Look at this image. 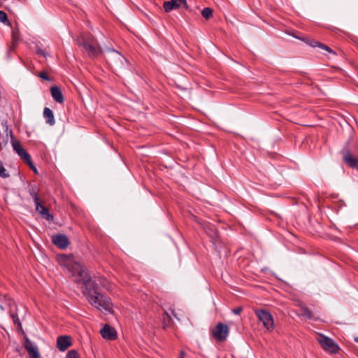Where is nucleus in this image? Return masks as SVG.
Segmentation results:
<instances>
[{
	"mask_svg": "<svg viewBox=\"0 0 358 358\" xmlns=\"http://www.w3.org/2000/svg\"><path fill=\"white\" fill-rule=\"evenodd\" d=\"M11 317L13 318V322L16 325H17L18 327L21 328L22 327L21 322H20L17 315L14 314V313H12L11 314Z\"/></svg>",
	"mask_w": 358,
	"mask_h": 358,
	"instance_id": "25",
	"label": "nucleus"
},
{
	"mask_svg": "<svg viewBox=\"0 0 358 358\" xmlns=\"http://www.w3.org/2000/svg\"><path fill=\"white\" fill-rule=\"evenodd\" d=\"M171 320V316L169 315L168 313H164V316L163 317V322L165 325H169L170 324V322Z\"/></svg>",
	"mask_w": 358,
	"mask_h": 358,
	"instance_id": "26",
	"label": "nucleus"
},
{
	"mask_svg": "<svg viewBox=\"0 0 358 358\" xmlns=\"http://www.w3.org/2000/svg\"><path fill=\"white\" fill-rule=\"evenodd\" d=\"M100 333L105 339L115 340L117 337L115 329L108 324H105L101 329Z\"/></svg>",
	"mask_w": 358,
	"mask_h": 358,
	"instance_id": "10",
	"label": "nucleus"
},
{
	"mask_svg": "<svg viewBox=\"0 0 358 358\" xmlns=\"http://www.w3.org/2000/svg\"><path fill=\"white\" fill-rule=\"evenodd\" d=\"M66 358H79V357L76 350H71L68 352Z\"/></svg>",
	"mask_w": 358,
	"mask_h": 358,
	"instance_id": "27",
	"label": "nucleus"
},
{
	"mask_svg": "<svg viewBox=\"0 0 358 358\" xmlns=\"http://www.w3.org/2000/svg\"><path fill=\"white\" fill-rule=\"evenodd\" d=\"M6 20H7V14L3 11L0 10V22L5 23L6 22Z\"/></svg>",
	"mask_w": 358,
	"mask_h": 358,
	"instance_id": "28",
	"label": "nucleus"
},
{
	"mask_svg": "<svg viewBox=\"0 0 358 358\" xmlns=\"http://www.w3.org/2000/svg\"><path fill=\"white\" fill-rule=\"evenodd\" d=\"M39 77L42 79H44L46 80H50V78L48 77V76L47 75V73L45 72H41L39 74Z\"/></svg>",
	"mask_w": 358,
	"mask_h": 358,
	"instance_id": "29",
	"label": "nucleus"
},
{
	"mask_svg": "<svg viewBox=\"0 0 358 358\" xmlns=\"http://www.w3.org/2000/svg\"><path fill=\"white\" fill-rule=\"evenodd\" d=\"M12 145L13 150L18 154V155L23 159L29 166H32V162L29 153L22 148L18 141L12 140Z\"/></svg>",
	"mask_w": 358,
	"mask_h": 358,
	"instance_id": "7",
	"label": "nucleus"
},
{
	"mask_svg": "<svg viewBox=\"0 0 358 358\" xmlns=\"http://www.w3.org/2000/svg\"><path fill=\"white\" fill-rule=\"evenodd\" d=\"M202 16L206 20L209 19L213 15V10L210 8H205L201 11Z\"/></svg>",
	"mask_w": 358,
	"mask_h": 358,
	"instance_id": "20",
	"label": "nucleus"
},
{
	"mask_svg": "<svg viewBox=\"0 0 358 358\" xmlns=\"http://www.w3.org/2000/svg\"><path fill=\"white\" fill-rule=\"evenodd\" d=\"M255 313L258 319L263 323L264 327L268 331H273L274 329V322L271 314L265 310H255Z\"/></svg>",
	"mask_w": 358,
	"mask_h": 358,
	"instance_id": "6",
	"label": "nucleus"
},
{
	"mask_svg": "<svg viewBox=\"0 0 358 358\" xmlns=\"http://www.w3.org/2000/svg\"><path fill=\"white\" fill-rule=\"evenodd\" d=\"M343 162L351 168H358V157L349 150L343 152Z\"/></svg>",
	"mask_w": 358,
	"mask_h": 358,
	"instance_id": "9",
	"label": "nucleus"
},
{
	"mask_svg": "<svg viewBox=\"0 0 358 358\" xmlns=\"http://www.w3.org/2000/svg\"><path fill=\"white\" fill-rule=\"evenodd\" d=\"M317 43H320L317 42V41H312L311 43H310V45L312 47H318Z\"/></svg>",
	"mask_w": 358,
	"mask_h": 358,
	"instance_id": "32",
	"label": "nucleus"
},
{
	"mask_svg": "<svg viewBox=\"0 0 358 358\" xmlns=\"http://www.w3.org/2000/svg\"><path fill=\"white\" fill-rule=\"evenodd\" d=\"M229 333V327L222 322H219L211 330L212 336L217 341H224Z\"/></svg>",
	"mask_w": 358,
	"mask_h": 358,
	"instance_id": "5",
	"label": "nucleus"
},
{
	"mask_svg": "<svg viewBox=\"0 0 358 358\" xmlns=\"http://www.w3.org/2000/svg\"><path fill=\"white\" fill-rule=\"evenodd\" d=\"M36 205V210L47 220H52L53 216L49 213L48 209L43 206L41 202L37 203Z\"/></svg>",
	"mask_w": 358,
	"mask_h": 358,
	"instance_id": "14",
	"label": "nucleus"
},
{
	"mask_svg": "<svg viewBox=\"0 0 358 358\" xmlns=\"http://www.w3.org/2000/svg\"><path fill=\"white\" fill-rule=\"evenodd\" d=\"M181 4L182 3H180V2L175 1V0H170L169 1H165L163 6L164 10L168 13L172 10L173 9L178 8Z\"/></svg>",
	"mask_w": 358,
	"mask_h": 358,
	"instance_id": "17",
	"label": "nucleus"
},
{
	"mask_svg": "<svg viewBox=\"0 0 358 358\" xmlns=\"http://www.w3.org/2000/svg\"><path fill=\"white\" fill-rule=\"evenodd\" d=\"M242 310H243V308L241 307H238L233 310V313L236 315H238L242 312Z\"/></svg>",
	"mask_w": 358,
	"mask_h": 358,
	"instance_id": "31",
	"label": "nucleus"
},
{
	"mask_svg": "<svg viewBox=\"0 0 358 358\" xmlns=\"http://www.w3.org/2000/svg\"><path fill=\"white\" fill-rule=\"evenodd\" d=\"M301 313V315L306 317V319L310 320L313 318V314L312 312L305 306L300 305Z\"/></svg>",
	"mask_w": 358,
	"mask_h": 358,
	"instance_id": "18",
	"label": "nucleus"
},
{
	"mask_svg": "<svg viewBox=\"0 0 358 358\" xmlns=\"http://www.w3.org/2000/svg\"><path fill=\"white\" fill-rule=\"evenodd\" d=\"M0 176L2 178H7L9 175L6 173V170L3 167L2 163L0 162Z\"/></svg>",
	"mask_w": 358,
	"mask_h": 358,
	"instance_id": "24",
	"label": "nucleus"
},
{
	"mask_svg": "<svg viewBox=\"0 0 358 358\" xmlns=\"http://www.w3.org/2000/svg\"><path fill=\"white\" fill-rule=\"evenodd\" d=\"M62 261L76 282H82L87 289L91 288L92 280L88 276L86 268L80 262L70 256L64 257Z\"/></svg>",
	"mask_w": 358,
	"mask_h": 358,
	"instance_id": "2",
	"label": "nucleus"
},
{
	"mask_svg": "<svg viewBox=\"0 0 358 358\" xmlns=\"http://www.w3.org/2000/svg\"><path fill=\"white\" fill-rule=\"evenodd\" d=\"M184 356H185V352L183 351H181L180 352V357L184 358Z\"/></svg>",
	"mask_w": 358,
	"mask_h": 358,
	"instance_id": "35",
	"label": "nucleus"
},
{
	"mask_svg": "<svg viewBox=\"0 0 358 358\" xmlns=\"http://www.w3.org/2000/svg\"><path fill=\"white\" fill-rule=\"evenodd\" d=\"M180 358H182V357H180Z\"/></svg>",
	"mask_w": 358,
	"mask_h": 358,
	"instance_id": "38",
	"label": "nucleus"
},
{
	"mask_svg": "<svg viewBox=\"0 0 358 358\" xmlns=\"http://www.w3.org/2000/svg\"><path fill=\"white\" fill-rule=\"evenodd\" d=\"M10 136L11 141L14 140L13 136L12 135V131H8V127L6 126L3 127L2 133L0 131V148L6 146L8 144L9 137Z\"/></svg>",
	"mask_w": 358,
	"mask_h": 358,
	"instance_id": "12",
	"label": "nucleus"
},
{
	"mask_svg": "<svg viewBox=\"0 0 358 358\" xmlns=\"http://www.w3.org/2000/svg\"><path fill=\"white\" fill-rule=\"evenodd\" d=\"M319 48L327 51L328 52L332 54L333 55H336V53L332 50L329 46L323 44V43H317Z\"/></svg>",
	"mask_w": 358,
	"mask_h": 358,
	"instance_id": "23",
	"label": "nucleus"
},
{
	"mask_svg": "<svg viewBox=\"0 0 358 358\" xmlns=\"http://www.w3.org/2000/svg\"><path fill=\"white\" fill-rule=\"evenodd\" d=\"M52 240L55 245L62 249L66 248L69 244V239L65 235L52 236Z\"/></svg>",
	"mask_w": 358,
	"mask_h": 358,
	"instance_id": "11",
	"label": "nucleus"
},
{
	"mask_svg": "<svg viewBox=\"0 0 358 358\" xmlns=\"http://www.w3.org/2000/svg\"><path fill=\"white\" fill-rule=\"evenodd\" d=\"M316 340L325 351L336 353L339 350L338 345L331 338L322 334H317Z\"/></svg>",
	"mask_w": 358,
	"mask_h": 358,
	"instance_id": "4",
	"label": "nucleus"
},
{
	"mask_svg": "<svg viewBox=\"0 0 358 358\" xmlns=\"http://www.w3.org/2000/svg\"><path fill=\"white\" fill-rule=\"evenodd\" d=\"M71 345V338L69 336H60L57 338V345L62 351L66 350Z\"/></svg>",
	"mask_w": 358,
	"mask_h": 358,
	"instance_id": "13",
	"label": "nucleus"
},
{
	"mask_svg": "<svg viewBox=\"0 0 358 358\" xmlns=\"http://www.w3.org/2000/svg\"><path fill=\"white\" fill-rule=\"evenodd\" d=\"M43 117L46 119V122L50 125H54L55 124L53 112L49 108L45 107L44 108Z\"/></svg>",
	"mask_w": 358,
	"mask_h": 358,
	"instance_id": "16",
	"label": "nucleus"
},
{
	"mask_svg": "<svg viewBox=\"0 0 358 358\" xmlns=\"http://www.w3.org/2000/svg\"><path fill=\"white\" fill-rule=\"evenodd\" d=\"M109 60L116 69H121L125 63H127L126 58L115 50L111 51L109 56Z\"/></svg>",
	"mask_w": 358,
	"mask_h": 358,
	"instance_id": "8",
	"label": "nucleus"
},
{
	"mask_svg": "<svg viewBox=\"0 0 358 358\" xmlns=\"http://www.w3.org/2000/svg\"><path fill=\"white\" fill-rule=\"evenodd\" d=\"M30 358H40V355L38 351L34 352L33 353L29 354Z\"/></svg>",
	"mask_w": 358,
	"mask_h": 358,
	"instance_id": "30",
	"label": "nucleus"
},
{
	"mask_svg": "<svg viewBox=\"0 0 358 358\" xmlns=\"http://www.w3.org/2000/svg\"><path fill=\"white\" fill-rule=\"evenodd\" d=\"M175 1L180 2L182 4H184L185 6H187L186 0H175Z\"/></svg>",
	"mask_w": 358,
	"mask_h": 358,
	"instance_id": "33",
	"label": "nucleus"
},
{
	"mask_svg": "<svg viewBox=\"0 0 358 358\" xmlns=\"http://www.w3.org/2000/svg\"><path fill=\"white\" fill-rule=\"evenodd\" d=\"M172 314L174 315V317H177V315H176V314L174 313V311H173V310H172Z\"/></svg>",
	"mask_w": 358,
	"mask_h": 358,
	"instance_id": "36",
	"label": "nucleus"
},
{
	"mask_svg": "<svg viewBox=\"0 0 358 358\" xmlns=\"http://www.w3.org/2000/svg\"><path fill=\"white\" fill-rule=\"evenodd\" d=\"M355 342L358 343V337L355 338Z\"/></svg>",
	"mask_w": 358,
	"mask_h": 358,
	"instance_id": "37",
	"label": "nucleus"
},
{
	"mask_svg": "<svg viewBox=\"0 0 358 358\" xmlns=\"http://www.w3.org/2000/svg\"><path fill=\"white\" fill-rule=\"evenodd\" d=\"M19 40V34L17 31H13L12 33V45L14 48Z\"/></svg>",
	"mask_w": 358,
	"mask_h": 358,
	"instance_id": "22",
	"label": "nucleus"
},
{
	"mask_svg": "<svg viewBox=\"0 0 358 358\" xmlns=\"http://www.w3.org/2000/svg\"><path fill=\"white\" fill-rule=\"evenodd\" d=\"M99 285L108 290L110 289L111 287L110 282L103 277L96 278L94 280H92L91 288H88L89 289H93L94 291L87 296V300L91 305L99 310L111 312L113 304L109 298L96 291V287Z\"/></svg>",
	"mask_w": 358,
	"mask_h": 358,
	"instance_id": "1",
	"label": "nucleus"
},
{
	"mask_svg": "<svg viewBox=\"0 0 358 358\" xmlns=\"http://www.w3.org/2000/svg\"><path fill=\"white\" fill-rule=\"evenodd\" d=\"M29 166L35 173L37 172V170H36V167L34 166L33 164H32V166Z\"/></svg>",
	"mask_w": 358,
	"mask_h": 358,
	"instance_id": "34",
	"label": "nucleus"
},
{
	"mask_svg": "<svg viewBox=\"0 0 358 358\" xmlns=\"http://www.w3.org/2000/svg\"><path fill=\"white\" fill-rule=\"evenodd\" d=\"M78 44L82 46L90 57H94L99 55L100 50L95 46V40L92 36H81L78 38Z\"/></svg>",
	"mask_w": 358,
	"mask_h": 358,
	"instance_id": "3",
	"label": "nucleus"
},
{
	"mask_svg": "<svg viewBox=\"0 0 358 358\" xmlns=\"http://www.w3.org/2000/svg\"><path fill=\"white\" fill-rule=\"evenodd\" d=\"M50 93L53 99L59 103H62L64 101L62 92L59 87L57 86H53L50 88Z\"/></svg>",
	"mask_w": 358,
	"mask_h": 358,
	"instance_id": "15",
	"label": "nucleus"
},
{
	"mask_svg": "<svg viewBox=\"0 0 358 358\" xmlns=\"http://www.w3.org/2000/svg\"><path fill=\"white\" fill-rule=\"evenodd\" d=\"M29 192L30 195L31 196V197L33 198L35 204L40 202V199L38 196L36 192L34 191V189L33 187L29 188Z\"/></svg>",
	"mask_w": 358,
	"mask_h": 358,
	"instance_id": "21",
	"label": "nucleus"
},
{
	"mask_svg": "<svg viewBox=\"0 0 358 358\" xmlns=\"http://www.w3.org/2000/svg\"><path fill=\"white\" fill-rule=\"evenodd\" d=\"M24 347L29 354L38 351L37 348L29 341H26Z\"/></svg>",
	"mask_w": 358,
	"mask_h": 358,
	"instance_id": "19",
	"label": "nucleus"
}]
</instances>
